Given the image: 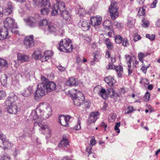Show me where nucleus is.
Masks as SVG:
<instances>
[{"label": "nucleus", "mask_w": 160, "mask_h": 160, "mask_svg": "<svg viewBox=\"0 0 160 160\" xmlns=\"http://www.w3.org/2000/svg\"><path fill=\"white\" fill-rule=\"evenodd\" d=\"M114 25L117 26L118 28H120L121 26V24L119 22H114Z\"/></svg>", "instance_id": "57"}, {"label": "nucleus", "mask_w": 160, "mask_h": 160, "mask_svg": "<svg viewBox=\"0 0 160 160\" xmlns=\"http://www.w3.org/2000/svg\"><path fill=\"white\" fill-rule=\"evenodd\" d=\"M105 93V90L104 89L102 88L101 90L99 91L98 93V94L99 95L101 96L102 97V98H103L105 99V98L106 97Z\"/></svg>", "instance_id": "36"}, {"label": "nucleus", "mask_w": 160, "mask_h": 160, "mask_svg": "<svg viewBox=\"0 0 160 160\" xmlns=\"http://www.w3.org/2000/svg\"><path fill=\"white\" fill-rule=\"evenodd\" d=\"M71 94L73 98V102L75 105L80 106L83 102L84 97L82 93L79 91H77L76 89H72Z\"/></svg>", "instance_id": "5"}, {"label": "nucleus", "mask_w": 160, "mask_h": 160, "mask_svg": "<svg viewBox=\"0 0 160 160\" xmlns=\"http://www.w3.org/2000/svg\"><path fill=\"white\" fill-rule=\"evenodd\" d=\"M69 143L68 139L65 137H63L62 141L58 145L59 147H66L69 145Z\"/></svg>", "instance_id": "28"}, {"label": "nucleus", "mask_w": 160, "mask_h": 160, "mask_svg": "<svg viewBox=\"0 0 160 160\" xmlns=\"http://www.w3.org/2000/svg\"><path fill=\"white\" fill-rule=\"evenodd\" d=\"M8 30L7 28H3L0 29V40H3L6 39L8 34Z\"/></svg>", "instance_id": "17"}, {"label": "nucleus", "mask_w": 160, "mask_h": 160, "mask_svg": "<svg viewBox=\"0 0 160 160\" xmlns=\"http://www.w3.org/2000/svg\"><path fill=\"white\" fill-rule=\"evenodd\" d=\"M12 144L9 142L6 138V136L0 131V147L3 146L4 150L11 148Z\"/></svg>", "instance_id": "10"}, {"label": "nucleus", "mask_w": 160, "mask_h": 160, "mask_svg": "<svg viewBox=\"0 0 160 160\" xmlns=\"http://www.w3.org/2000/svg\"><path fill=\"white\" fill-rule=\"evenodd\" d=\"M42 81L43 82H44L45 83H48L47 82V79L45 77H42L41 78Z\"/></svg>", "instance_id": "58"}, {"label": "nucleus", "mask_w": 160, "mask_h": 160, "mask_svg": "<svg viewBox=\"0 0 160 160\" xmlns=\"http://www.w3.org/2000/svg\"><path fill=\"white\" fill-rule=\"evenodd\" d=\"M141 39V37L138 34H136L134 36V40L136 42Z\"/></svg>", "instance_id": "53"}, {"label": "nucleus", "mask_w": 160, "mask_h": 160, "mask_svg": "<svg viewBox=\"0 0 160 160\" xmlns=\"http://www.w3.org/2000/svg\"><path fill=\"white\" fill-rule=\"evenodd\" d=\"M33 91V87L30 85L21 91V94L25 97H30L32 94Z\"/></svg>", "instance_id": "13"}, {"label": "nucleus", "mask_w": 160, "mask_h": 160, "mask_svg": "<svg viewBox=\"0 0 160 160\" xmlns=\"http://www.w3.org/2000/svg\"><path fill=\"white\" fill-rule=\"evenodd\" d=\"M95 143V139H93L92 138L91 140H90V144L92 145H94Z\"/></svg>", "instance_id": "59"}, {"label": "nucleus", "mask_w": 160, "mask_h": 160, "mask_svg": "<svg viewBox=\"0 0 160 160\" xmlns=\"http://www.w3.org/2000/svg\"><path fill=\"white\" fill-rule=\"evenodd\" d=\"M4 76L5 79H2L1 81L2 84L3 85H5L6 84L8 79V77L6 76L5 75Z\"/></svg>", "instance_id": "52"}, {"label": "nucleus", "mask_w": 160, "mask_h": 160, "mask_svg": "<svg viewBox=\"0 0 160 160\" xmlns=\"http://www.w3.org/2000/svg\"><path fill=\"white\" fill-rule=\"evenodd\" d=\"M6 96V93L5 91L3 90L0 91V100L5 98Z\"/></svg>", "instance_id": "49"}, {"label": "nucleus", "mask_w": 160, "mask_h": 160, "mask_svg": "<svg viewBox=\"0 0 160 160\" xmlns=\"http://www.w3.org/2000/svg\"><path fill=\"white\" fill-rule=\"evenodd\" d=\"M123 39L122 37L119 35H117L115 37V42L118 44L121 43Z\"/></svg>", "instance_id": "35"}, {"label": "nucleus", "mask_w": 160, "mask_h": 160, "mask_svg": "<svg viewBox=\"0 0 160 160\" xmlns=\"http://www.w3.org/2000/svg\"><path fill=\"white\" fill-rule=\"evenodd\" d=\"M125 57L127 61H128L127 64L128 65V68H130L131 66V62L132 57L131 56L129 55H126Z\"/></svg>", "instance_id": "40"}, {"label": "nucleus", "mask_w": 160, "mask_h": 160, "mask_svg": "<svg viewBox=\"0 0 160 160\" xmlns=\"http://www.w3.org/2000/svg\"><path fill=\"white\" fill-rule=\"evenodd\" d=\"M133 111V107L132 106H130L128 107V108L125 110V113L128 114L131 112Z\"/></svg>", "instance_id": "46"}, {"label": "nucleus", "mask_w": 160, "mask_h": 160, "mask_svg": "<svg viewBox=\"0 0 160 160\" xmlns=\"http://www.w3.org/2000/svg\"><path fill=\"white\" fill-rule=\"evenodd\" d=\"M8 112L12 114H16L19 108V104L17 96L13 93H11L5 102Z\"/></svg>", "instance_id": "1"}, {"label": "nucleus", "mask_w": 160, "mask_h": 160, "mask_svg": "<svg viewBox=\"0 0 160 160\" xmlns=\"http://www.w3.org/2000/svg\"><path fill=\"white\" fill-rule=\"evenodd\" d=\"M47 86L48 92H51L53 91L56 87L55 83L53 82H49L47 83Z\"/></svg>", "instance_id": "24"}, {"label": "nucleus", "mask_w": 160, "mask_h": 160, "mask_svg": "<svg viewBox=\"0 0 160 160\" xmlns=\"http://www.w3.org/2000/svg\"><path fill=\"white\" fill-rule=\"evenodd\" d=\"M101 126L102 127H104L105 128V131L106 130V128L107 127V125L105 124V123L103 122L101 124Z\"/></svg>", "instance_id": "62"}, {"label": "nucleus", "mask_w": 160, "mask_h": 160, "mask_svg": "<svg viewBox=\"0 0 160 160\" xmlns=\"http://www.w3.org/2000/svg\"><path fill=\"white\" fill-rule=\"evenodd\" d=\"M66 84L68 86H76L78 85V81L73 77H71L66 82Z\"/></svg>", "instance_id": "22"}, {"label": "nucleus", "mask_w": 160, "mask_h": 160, "mask_svg": "<svg viewBox=\"0 0 160 160\" xmlns=\"http://www.w3.org/2000/svg\"><path fill=\"white\" fill-rule=\"evenodd\" d=\"M103 25L105 28L108 30L113 29V26L112 25L111 22L108 20H105L103 23Z\"/></svg>", "instance_id": "23"}, {"label": "nucleus", "mask_w": 160, "mask_h": 160, "mask_svg": "<svg viewBox=\"0 0 160 160\" xmlns=\"http://www.w3.org/2000/svg\"><path fill=\"white\" fill-rule=\"evenodd\" d=\"M110 117L112 120H114L117 118V115L115 114H113Z\"/></svg>", "instance_id": "60"}, {"label": "nucleus", "mask_w": 160, "mask_h": 160, "mask_svg": "<svg viewBox=\"0 0 160 160\" xmlns=\"http://www.w3.org/2000/svg\"><path fill=\"white\" fill-rule=\"evenodd\" d=\"M115 67L116 66L113 63H109L107 66V69H113L114 68L115 69Z\"/></svg>", "instance_id": "51"}, {"label": "nucleus", "mask_w": 160, "mask_h": 160, "mask_svg": "<svg viewBox=\"0 0 160 160\" xmlns=\"http://www.w3.org/2000/svg\"><path fill=\"white\" fill-rule=\"evenodd\" d=\"M101 58V55L98 52H95L94 56V61L96 62L98 61Z\"/></svg>", "instance_id": "33"}, {"label": "nucleus", "mask_w": 160, "mask_h": 160, "mask_svg": "<svg viewBox=\"0 0 160 160\" xmlns=\"http://www.w3.org/2000/svg\"><path fill=\"white\" fill-rule=\"evenodd\" d=\"M3 23V28H7V30H10L12 33H17L18 31L16 29L17 28V26L13 18L10 17L6 18Z\"/></svg>", "instance_id": "6"}, {"label": "nucleus", "mask_w": 160, "mask_h": 160, "mask_svg": "<svg viewBox=\"0 0 160 160\" xmlns=\"http://www.w3.org/2000/svg\"><path fill=\"white\" fill-rule=\"evenodd\" d=\"M13 10L12 3L10 2H8L7 4V7L5 10V13L6 15H10L11 13Z\"/></svg>", "instance_id": "27"}, {"label": "nucleus", "mask_w": 160, "mask_h": 160, "mask_svg": "<svg viewBox=\"0 0 160 160\" xmlns=\"http://www.w3.org/2000/svg\"><path fill=\"white\" fill-rule=\"evenodd\" d=\"M17 57L18 61L21 62L28 61L29 58L28 56L21 53L18 54Z\"/></svg>", "instance_id": "20"}, {"label": "nucleus", "mask_w": 160, "mask_h": 160, "mask_svg": "<svg viewBox=\"0 0 160 160\" xmlns=\"http://www.w3.org/2000/svg\"><path fill=\"white\" fill-rule=\"evenodd\" d=\"M98 114V112H91L88 120V124H90L92 123H94L97 119Z\"/></svg>", "instance_id": "16"}, {"label": "nucleus", "mask_w": 160, "mask_h": 160, "mask_svg": "<svg viewBox=\"0 0 160 160\" xmlns=\"http://www.w3.org/2000/svg\"><path fill=\"white\" fill-rule=\"evenodd\" d=\"M142 27L146 28L148 26L149 23L148 21L145 19H143L142 20Z\"/></svg>", "instance_id": "45"}, {"label": "nucleus", "mask_w": 160, "mask_h": 160, "mask_svg": "<svg viewBox=\"0 0 160 160\" xmlns=\"http://www.w3.org/2000/svg\"><path fill=\"white\" fill-rule=\"evenodd\" d=\"M61 14V16L63 18L67 20L70 19V16L68 13V12L66 10H64L60 12Z\"/></svg>", "instance_id": "30"}, {"label": "nucleus", "mask_w": 160, "mask_h": 160, "mask_svg": "<svg viewBox=\"0 0 160 160\" xmlns=\"http://www.w3.org/2000/svg\"><path fill=\"white\" fill-rule=\"evenodd\" d=\"M122 45L124 47H127L129 45V42L127 39L125 38L122 40Z\"/></svg>", "instance_id": "47"}, {"label": "nucleus", "mask_w": 160, "mask_h": 160, "mask_svg": "<svg viewBox=\"0 0 160 160\" xmlns=\"http://www.w3.org/2000/svg\"><path fill=\"white\" fill-rule=\"evenodd\" d=\"M96 43L95 42H93L91 45V48H96Z\"/></svg>", "instance_id": "61"}, {"label": "nucleus", "mask_w": 160, "mask_h": 160, "mask_svg": "<svg viewBox=\"0 0 160 160\" xmlns=\"http://www.w3.org/2000/svg\"><path fill=\"white\" fill-rule=\"evenodd\" d=\"M49 23L46 19H42L39 21V24L41 26H44L48 25Z\"/></svg>", "instance_id": "32"}, {"label": "nucleus", "mask_w": 160, "mask_h": 160, "mask_svg": "<svg viewBox=\"0 0 160 160\" xmlns=\"http://www.w3.org/2000/svg\"><path fill=\"white\" fill-rule=\"evenodd\" d=\"M157 3V0H154L152 3L151 4L150 7L151 8H154L156 6V4Z\"/></svg>", "instance_id": "54"}, {"label": "nucleus", "mask_w": 160, "mask_h": 160, "mask_svg": "<svg viewBox=\"0 0 160 160\" xmlns=\"http://www.w3.org/2000/svg\"><path fill=\"white\" fill-rule=\"evenodd\" d=\"M86 11L85 9L79 7L78 10L77 14H80L81 16H83L86 13Z\"/></svg>", "instance_id": "37"}, {"label": "nucleus", "mask_w": 160, "mask_h": 160, "mask_svg": "<svg viewBox=\"0 0 160 160\" xmlns=\"http://www.w3.org/2000/svg\"><path fill=\"white\" fill-rule=\"evenodd\" d=\"M38 126L42 130H45L46 131V133L50 135L51 133V131L47 127H45L42 123L36 121L34 125V127Z\"/></svg>", "instance_id": "21"}, {"label": "nucleus", "mask_w": 160, "mask_h": 160, "mask_svg": "<svg viewBox=\"0 0 160 160\" xmlns=\"http://www.w3.org/2000/svg\"><path fill=\"white\" fill-rule=\"evenodd\" d=\"M52 10L51 14L52 15H55L58 13V11L60 12L65 10V5L62 1L57 2V3L53 5Z\"/></svg>", "instance_id": "8"}, {"label": "nucleus", "mask_w": 160, "mask_h": 160, "mask_svg": "<svg viewBox=\"0 0 160 160\" xmlns=\"http://www.w3.org/2000/svg\"><path fill=\"white\" fill-rule=\"evenodd\" d=\"M80 122L78 120V124L74 127V129L76 130H78L81 128Z\"/></svg>", "instance_id": "50"}, {"label": "nucleus", "mask_w": 160, "mask_h": 160, "mask_svg": "<svg viewBox=\"0 0 160 160\" xmlns=\"http://www.w3.org/2000/svg\"><path fill=\"white\" fill-rule=\"evenodd\" d=\"M28 25L31 27H34L36 26L37 23V21L33 17H30L25 20Z\"/></svg>", "instance_id": "15"}, {"label": "nucleus", "mask_w": 160, "mask_h": 160, "mask_svg": "<svg viewBox=\"0 0 160 160\" xmlns=\"http://www.w3.org/2000/svg\"><path fill=\"white\" fill-rule=\"evenodd\" d=\"M1 159L2 160H10V157L5 153L3 156H1Z\"/></svg>", "instance_id": "48"}, {"label": "nucleus", "mask_w": 160, "mask_h": 160, "mask_svg": "<svg viewBox=\"0 0 160 160\" xmlns=\"http://www.w3.org/2000/svg\"><path fill=\"white\" fill-rule=\"evenodd\" d=\"M104 80L108 85L110 86H113L116 82V80L113 77L111 76L105 78Z\"/></svg>", "instance_id": "19"}, {"label": "nucleus", "mask_w": 160, "mask_h": 160, "mask_svg": "<svg viewBox=\"0 0 160 160\" xmlns=\"http://www.w3.org/2000/svg\"><path fill=\"white\" fill-rule=\"evenodd\" d=\"M80 24H81L82 29L85 31L89 30L90 27V22L85 20L82 21H81L80 22Z\"/></svg>", "instance_id": "18"}, {"label": "nucleus", "mask_w": 160, "mask_h": 160, "mask_svg": "<svg viewBox=\"0 0 160 160\" xmlns=\"http://www.w3.org/2000/svg\"><path fill=\"white\" fill-rule=\"evenodd\" d=\"M105 43L107 48L110 50H112L113 48V45L108 38H106L105 40Z\"/></svg>", "instance_id": "31"}, {"label": "nucleus", "mask_w": 160, "mask_h": 160, "mask_svg": "<svg viewBox=\"0 0 160 160\" xmlns=\"http://www.w3.org/2000/svg\"><path fill=\"white\" fill-rule=\"evenodd\" d=\"M36 110L37 112L40 113V116L43 119L48 118L52 114L51 107L46 102L40 103Z\"/></svg>", "instance_id": "2"}, {"label": "nucleus", "mask_w": 160, "mask_h": 160, "mask_svg": "<svg viewBox=\"0 0 160 160\" xmlns=\"http://www.w3.org/2000/svg\"><path fill=\"white\" fill-rule=\"evenodd\" d=\"M145 9L144 7H141L138 12V15L140 16L144 15L145 14Z\"/></svg>", "instance_id": "41"}, {"label": "nucleus", "mask_w": 160, "mask_h": 160, "mask_svg": "<svg viewBox=\"0 0 160 160\" xmlns=\"http://www.w3.org/2000/svg\"><path fill=\"white\" fill-rule=\"evenodd\" d=\"M24 44L27 48H30L34 45V41L33 36H27L25 37L24 40Z\"/></svg>", "instance_id": "11"}, {"label": "nucleus", "mask_w": 160, "mask_h": 160, "mask_svg": "<svg viewBox=\"0 0 160 160\" xmlns=\"http://www.w3.org/2000/svg\"><path fill=\"white\" fill-rule=\"evenodd\" d=\"M156 26L158 27H160V19H159L156 23Z\"/></svg>", "instance_id": "64"}, {"label": "nucleus", "mask_w": 160, "mask_h": 160, "mask_svg": "<svg viewBox=\"0 0 160 160\" xmlns=\"http://www.w3.org/2000/svg\"><path fill=\"white\" fill-rule=\"evenodd\" d=\"M8 66V62L6 60L0 58V70L7 68Z\"/></svg>", "instance_id": "26"}, {"label": "nucleus", "mask_w": 160, "mask_h": 160, "mask_svg": "<svg viewBox=\"0 0 160 160\" xmlns=\"http://www.w3.org/2000/svg\"><path fill=\"white\" fill-rule=\"evenodd\" d=\"M35 58L36 59L41 58L42 61H47L51 56V51H46L44 52L43 55H42L40 51L37 50L34 52Z\"/></svg>", "instance_id": "9"}, {"label": "nucleus", "mask_w": 160, "mask_h": 160, "mask_svg": "<svg viewBox=\"0 0 160 160\" xmlns=\"http://www.w3.org/2000/svg\"><path fill=\"white\" fill-rule=\"evenodd\" d=\"M59 49L61 51L66 52H71L73 47L71 40L68 38H65L61 40L59 43Z\"/></svg>", "instance_id": "4"}, {"label": "nucleus", "mask_w": 160, "mask_h": 160, "mask_svg": "<svg viewBox=\"0 0 160 160\" xmlns=\"http://www.w3.org/2000/svg\"><path fill=\"white\" fill-rule=\"evenodd\" d=\"M146 37L151 41H153L155 38V35L154 34H146Z\"/></svg>", "instance_id": "43"}, {"label": "nucleus", "mask_w": 160, "mask_h": 160, "mask_svg": "<svg viewBox=\"0 0 160 160\" xmlns=\"http://www.w3.org/2000/svg\"><path fill=\"white\" fill-rule=\"evenodd\" d=\"M39 5L42 7H45L49 8L50 6V3L49 0H40Z\"/></svg>", "instance_id": "29"}, {"label": "nucleus", "mask_w": 160, "mask_h": 160, "mask_svg": "<svg viewBox=\"0 0 160 160\" xmlns=\"http://www.w3.org/2000/svg\"><path fill=\"white\" fill-rule=\"evenodd\" d=\"M115 69L118 73V76L120 77L121 75V72H122V68L121 66H116Z\"/></svg>", "instance_id": "34"}, {"label": "nucleus", "mask_w": 160, "mask_h": 160, "mask_svg": "<svg viewBox=\"0 0 160 160\" xmlns=\"http://www.w3.org/2000/svg\"><path fill=\"white\" fill-rule=\"evenodd\" d=\"M118 9L117 3L114 1H112L109 8L108 10L110 13L111 18L112 20H115L118 16Z\"/></svg>", "instance_id": "7"}, {"label": "nucleus", "mask_w": 160, "mask_h": 160, "mask_svg": "<svg viewBox=\"0 0 160 160\" xmlns=\"http://www.w3.org/2000/svg\"><path fill=\"white\" fill-rule=\"evenodd\" d=\"M148 68H146L144 66H142L141 68V70L142 71V72L144 73H145L146 72L147 69Z\"/></svg>", "instance_id": "56"}, {"label": "nucleus", "mask_w": 160, "mask_h": 160, "mask_svg": "<svg viewBox=\"0 0 160 160\" xmlns=\"http://www.w3.org/2000/svg\"><path fill=\"white\" fill-rule=\"evenodd\" d=\"M48 92L47 89V83L42 82L39 83L34 95L35 99L38 100L45 96Z\"/></svg>", "instance_id": "3"}, {"label": "nucleus", "mask_w": 160, "mask_h": 160, "mask_svg": "<svg viewBox=\"0 0 160 160\" xmlns=\"http://www.w3.org/2000/svg\"><path fill=\"white\" fill-rule=\"evenodd\" d=\"M120 122H117L116 123L115 125L114 126V129L118 133H119L120 132V130L118 128L120 126Z\"/></svg>", "instance_id": "44"}, {"label": "nucleus", "mask_w": 160, "mask_h": 160, "mask_svg": "<svg viewBox=\"0 0 160 160\" xmlns=\"http://www.w3.org/2000/svg\"><path fill=\"white\" fill-rule=\"evenodd\" d=\"M150 98V94L148 92H147L144 96V100L145 102H147L149 101Z\"/></svg>", "instance_id": "42"}, {"label": "nucleus", "mask_w": 160, "mask_h": 160, "mask_svg": "<svg viewBox=\"0 0 160 160\" xmlns=\"http://www.w3.org/2000/svg\"><path fill=\"white\" fill-rule=\"evenodd\" d=\"M146 55L143 53H139L138 55V58L139 60L142 63L143 62V58L145 57Z\"/></svg>", "instance_id": "39"}, {"label": "nucleus", "mask_w": 160, "mask_h": 160, "mask_svg": "<svg viewBox=\"0 0 160 160\" xmlns=\"http://www.w3.org/2000/svg\"><path fill=\"white\" fill-rule=\"evenodd\" d=\"M48 29L50 32H55L57 28V26L54 23L49 22L48 24Z\"/></svg>", "instance_id": "25"}, {"label": "nucleus", "mask_w": 160, "mask_h": 160, "mask_svg": "<svg viewBox=\"0 0 160 160\" xmlns=\"http://www.w3.org/2000/svg\"><path fill=\"white\" fill-rule=\"evenodd\" d=\"M57 68L59 70L61 71H64L65 69V68L64 67H62L61 65H59L57 66Z\"/></svg>", "instance_id": "55"}, {"label": "nucleus", "mask_w": 160, "mask_h": 160, "mask_svg": "<svg viewBox=\"0 0 160 160\" xmlns=\"http://www.w3.org/2000/svg\"><path fill=\"white\" fill-rule=\"evenodd\" d=\"M110 31L108 33V34L109 37H112V33H113V29L112 30H110Z\"/></svg>", "instance_id": "63"}, {"label": "nucleus", "mask_w": 160, "mask_h": 160, "mask_svg": "<svg viewBox=\"0 0 160 160\" xmlns=\"http://www.w3.org/2000/svg\"><path fill=\"white\" fill-rule=\"evenodd\" d=\"M41 14L43 15H47L49 12V10L48 8H44L40 10Z\"/></svg>", "instance_id": "38"}, {"label": "nucleus", "mask_w": 160, "mask_h": 160, "mask_svg": "<svg viewBox=\"0 0 160 160\" xmlns=\"http://www.w3.org/2000/svg\"><path fill=\"white\" fill-rule=\"evenodd\" d=\"M70 118L71 117L69 116L61 115L59 118V122L62 126L67 127L68 125V122Z\"/></svg>", "instance_id": "12"}, {"label": "nucleus", "mask_w": 160, "mask_h": 160, "mask_svg": "<svg viewBox=\"0 0 160 160\" xmlns=\"http://www.w3.org/2000/svg\"><path fill=\"white\" fill-rule=\"evenodd\" d=\"M102 20V18L99 16L92 17L91 18V24L95 26L99 25L101 24Z\"/></svg>", "instance_id": "14"}]
</instances>
